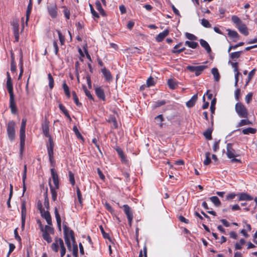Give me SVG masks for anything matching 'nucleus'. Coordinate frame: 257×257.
<instances>
[{
  "label": "nucleus",
  "mask_w": 257,
  "mask_h": 257,
  "mask_svg": "<svg viewBox=\"0 0 257 257\" xmlns=\"http://www.w3.org/2000/svg\"><path fill=\"white\" fill-rule=\"evenodd\" d=\"M64 229V236L65 242L67 245L68 249L71 250V242H74L75 238L73 231L67 226V222H64L63 223Z\"/></svg>",
  "instance_id": "obj_1"
},
{
  "label": "nucleus",
  "mask_w": 257,
  "mask_h": 257,
  "mask_svg": "<svg viewBox=\"0 0 257 257\" xmlns=\"http://www.w3.org/2000/svg\"><path fill=\"white\" fill-rule=\"evenodd\" d=\"M236 28L238 29V30L240 32V33H241L243 35H244L245 36H247L248 35L247 28L243 23L241 24L240 25L237 26Z\"/></svg>",
  "instance_id": "obj_20"
},
{
  "label": "nucleus",
  "mask_w": 257,
  "mask_h": 257,
  "mask_svg": "<svg viewBox=\"0 0 257 257\" xmlns=\"http://www.w3.org/2000/svg\"><path fill=\"white\" fill-rule=\"evenodd\" d=\"M89 7H90V11H91V13L92 16H94V17L98 18L99 15H98V13L95 11V10L93 8L91 4H89Z\"/></svg>",
  "instance_id": "obj_58"
},
{
  "label": "nucleus",
  "mask_w": 257,
  "mask_h": 257,
  "mask_svg": "<svg viewBox=\"0 0 257 257\" xmlns=\"http://www.w3.org/2000/svg\"><path fill=\"white\" fill-rule=\"evenodd\" d=\"M242 53V51H236L231 53L229 54L230 58L231 59H237L240 57Z\"/></svg>",
  "instance_id": "obj_37"
},
{
  "label": "nucleus",
  "mask_w": 257,
  "mask_h": 257,
  "mask_svg": "<svg viewBox=\"0 0 257 257\" xmlns=\"http://www.w3.org/2000/svg\"><path fill=\"white\" fill-rule=\"evenodd\" d=\"M54 144L52 138L49 139V145H47V151L48 156L53 155Z\"/></svg>",
  "instance_id": "obj_23"
},
{
  "label": "nucleus",
  "mask_w": 257,
  "mask_h": 257,
  "mask_svg": "<svg viewBox=\"0 0 257 257\" xmlns=\"http://www.w3.org/2000/svg\"><path fill=\"white\" fill-rule=\"evenodd\" d=\"M27 119L23 118L22 120L21 125L20 131V151L22 153L24 150L25 141V129L26 126Z\"/></svg>",
  "instance_id": "obj_4"
},
{
  "label": "nucleus",
  "mask_w": 257,
  "mask_h": 257,
  "mask_svg": "<svg viewBox=\"0 0 257 257\" xmlns=\"http://www.w3.org/2000/svg\"><path fill=\"white\" fill-rule=\"evenodd\" d=\"M73 131L74 132L76 136L78 138H81L82 139V135L80 134V133H79L77 127L76 126H74L73 127Z\"/></svg>",
  "instance_id": "obj_56"
},
{
  "label": "nucleus",
  "mask_w": 257,
  "mask_h": 257,
  "mask_svg": "<svg viewBox=\"0 0 257 257\" xmlns=\"http://www.w3.org/2000/svg\"><path fill=\"white\" fill-rule=\"evenodd\" d=\"M252 122L250 120H249L247 118L245 119H242L240 120V121L236 125V127H239L243 125H251Z\"/></svg>",
  "instance_id": "obj_25"
},
{
  "label": "nucleus",
  "mask_w": 257,
  "mask_h": 257,
  "mask_svg": "<svg viewBox=\"0 0 257 257\" xmlns=\"http://www.w3.org/2000/svg\"><path fill=\"white\" fill-rule=\"evenodd\" d=\"M57 8L56 5H52L48 7L49 14L52 18H55L57 16Z\"/></svg>",
  "instance_id": "obj_12"
},
{
  "label": "nucleus",
  "mask_w": 257,
  "mask_h": 257,
  "mask_svg": "<svg viewBox=\"0 0 257 257\" xmlns=\"http://www.w3.org/2000/svg\"><path fill=\"white\" fill-rule=\"evenodd\" d=\"M26 178H27V166H26V165H25L24 172H23V176H22L23 184H24V183H25Z\"/></svg>",
  "instance_id": "obj_59"
},
{
  "label": "nucleus",
  "mask_w": 257,
  "mask_h": 257,
  "mask_svg": "<svg viewBox=\"0 0 257 257\" xmlns=\"http://www.w3.org/2000/svg\"><path fill=\"white\" fill-rule=\"evenodd\" d=\"M83 88L85 95L88 97V98L93 100V97L91 94L90 92L87 89L86 87L85 86H83Z\"/></svg>",
  "instance_id": "obj_55"
},
{
  "label": "nucleus",
  "mask_w": 257,
  "mask_h": 257,
  "mask_svg": "<svg viewBox=\"0 0 257 257\" xmlns=\"http://www.w3.org/2000/svg\"><path fill=\"white\" fill-rule=\"evenodd\" d=\"M12 26L14 33H19V25L18 21H14L12 23Z\"/></svg>",
  "instance_id": "obj_40"
},
{
  "label": "nucleus",
  "mask_w": 257,
  "mask_h": 257,
  "mask_svg": "<svg viewBox=\"0 0 257 257\" xmlns=\"http://www.w3.org/2000/svg\"><path fill=\"white\" fill-rule=\"evenodd\" d=\"M54 213H55L58 227L59 228V230L60 231H61V220L60 216L58 213L57 208H55Z\"/></svg>",
  "instance_id": "obj_24"
},
{
  "label": "nucleus",
  "mask_w": 257,
  "mask_h": 257,
  "mask_svg": "<svg viewBox=\"0 0 257 257\" xmlns=\"http://www.w3.org/2000/svg\"><path fill=\"white\" fill-rule=\"evenodd\" d=\"M185 45L192 49H196L199 46L197 42L189 41H186L185 42Z\"/></svg>",
  "instance_id": "obj_30"
},
{
  "label": "nucleus",
  "mask_w": 257,
  "mask_h": 257,
  "mask_svg": "<svg viewBox=\"0 0 257 257\" xmlns=\"http://www.w3.org/2000/svg\"><path fill=\"white\" fill-rule=\"evenodd\" d=\"M73 243V248H72V252L73 254L75 257L77 256L78 254V247L77 244H76L75 241L72 242Z\"/></svg>",
  "instance_id": "obj_47"
},
{
  "label": "nucleus",
  "mask_w": 257,
  "mask_h": 257,
  "mask_svg": "<svg viewBox=\"0 0 257 257\" xmlns=\"http://www.w3.org/2000/svg\"><path fill=\"white\" fill-rule=\"evenodd\" d=\"M123 207L124 208V212L127 216L128 221V224L131 226L132 225V222L133 219V214L132 211L129 206L126 204L123 205Z\"/></svg>",
  "instance_id": "obj_7"
},
{
  "label": "nucleus",
  "mask_w": 257,
  "mask_h": 257,
  "mask_svg": "<svg viewBox=\"0 0 257 257\" xmlns=\"http://www.w3.org/2000/svg\"><path fill=\"white\" fill-rule=\"evenodd\" d=\"M211 73L214 76L215 81L218 82L220 79V75L218 69L216 68H213L211 69Z\"/></svg>",
  "instance_id": "obj_27"
},
{
  "label": "nucleus",
  "mask_w": 257,
  "mask_h": 257,
  "mask_svg": "<svg viewBox=\"0 0 257 257\" xmlns=\"http://www.w3.org/2000/svg\"><path fill=\"white\" fill-rule=\"evenodd\" d=\"M201 24L205 28H210L211 27V25L209 23V21L205 19L201 20Z\"/></svg>",
  "instance_id": "obj_49"
},
{
  "label": "nucleus",
  "mask_w": 257,
  "mask_h": 257,
  "mask_svg": "<svg viewBox=\"0 0 257 257\" xmlns=\"http://www.w3.org/2000/svg\"><path fill=\"white\" fill-rule=\"evenodd\" d=\"M96 8L99 12V13L102 15H105V12L103 8H102L101 3L99 1H97L95 2Z\"/></svg>",
  "instance_id": "obj_36"
},
{
  "label": "nucleus",
  "mask_w": 257,
  "mask_h": 257,
  "mask_svg": "<svg viewBox=\"0 0 257 257\" xmlns=\"http://www.w3.org/2000/svg\"><path fill=\"white\" fill-rule=\"evenodd\" d=\"M59 107L60 109L62 111V112L64 114V115L70 120V121L71 120V118L69 114V113L65 108V107L61 103L59 104Z\"/></svg>",
  "instance_id": "obj_28"
},
{
  "label": "nucleus",
  "mask_w": 257,
  "mask_h": 257,
  "mask_svg": "<svg viewBox=\"0 0 257 257\" xmlns=\"http://www.w3.org/2000/svg\"><path fill=\"white\" fill-rule=\"evenodd\" d=\"M76 193H77V196L78 201L80 203H82V196H81V193L80 190L78 187H77Z\"/></svg>",
  "instance_id": "obj_61"
},
{
  "label": "nucleus",
  "mask_w": 257,
  "mask_h": 257,
  "mask_svg": "<svg viewBox=\"0 0 257 257\" xmlns=\"http://www.w3.org/2000/svg\"><path fill=\"white\" fill-rule=\"evenodd\" d=\"M68 176L70 183L72 186H74L75 184V181L73 173L71 171H69L68 173Z\"/></svg>",
  "instance_id": "obj_42"
},
{
  "label": "nucleus",
  "mask_w": 257,
  "mask_h": 257,
  "mask_svg": "<svg viewBox=\"0 0 257 257\" xmlns=\"http://www.w3.org/2000/svg\"><path fill=\"white\" fill-rule=\"evenodd\" d=\"M51 225H45V227H43V229L41 230L42 233H47L50 234H54V228L51 226Z\"/></svg>",
  "instance_id": "obj_26"
},
{
  "label": "nucleus",
  "mask_w": 257,
  "mask_h": 257,
  "mask_svg": "<svg viewBox=\"0 0 257 257\" xmlns=\"http://www.w3.org/2000/svg\"><path fill=\"white\" fill-rule=\"evenodd\" d=\"M32 8V0H29V4H28L27 10V20H28L29 16L30 14L31 10Z\"/></svg>",
  "instance_id": "obj_48"
},
{
  "label": "nucleus",
  "mask_w": 257,
  "mask_h": 257,
  "mask_svg": "<svg viewBox=\"0 0 257 257\" xmlns=\"http://www.w3.org/2000/svg\"><path fill=\"white\" fill-rule=\"evenodd\" d=\"M227 31L228 32V36L231 39H236L239 37V35L237 33L236 31L234 30H231L230 29H227Z\"/></svg>",
  "instance_id": "obj_29"
},
{
  "label": "nucleus",
  "mask_w": 257,
  "mask_h": 257,
  "mask_svg": "<svg viewBox=\"0 0 257 257\" xmlns=\"http://www.w3.org/2000/svg\"><path fill=\"white\" fill-rule=\"evenodd\" d=\"M72 95H73V99H74V102L76 104V105L78 106H80L82 105V104L81 103H80L79 101V99H78V98L76 95V93L75 91H72Z\"/></svg>",
  "instance_id": "obj_43"
},
{
  "label": "nucleus",
  "mask_w": 257,
  "mask_h": 257,
  "mask_svg": "<svg viewBox=\"0 0 257 257\" xmlns=\"http://www.w3.org/2000/svg\"><path fill=\"white\" fill-rule=\"evenodd\" d=\"M155 119L158 122H161L164 120V118L162 114L158 115L155 117Z\"/></svg>",
  "instance_id": "obj_64"
},
{
  "label": "nucleus",
  "mask_w": 257,
  "mask_h": 257,
  "mask_svg": "<svg viewBox=\"0 0 257 257\" xmlns=\"http://www.w3.org/2000/svg\"><path fill=\"white\" fill-rule=\"evenodd\" d=\"M166 104V101L164 100H159L155 102V107H158Z\"/></svg>",
  "instance_id": "obj_62"
},
{
  "label": "nucleus",
  "mask_w": 257,
  "mask_h": 257,
  "mask_svg": "<svg viewBox=\"0 0 257 257\" xmlns=\"http://www.w3.org/2000/svg\"><path fill=\"white\" fill-rule=\"evenodd\" d=\"M210 153L206 152L205 153V157H206V158H205V160L204 161V162H203V163H204V164L205 165H208L211 162V159H210Z\"/></svg>",
  "instance_id": "obj_46"
},
{
  "label": "nucleus",
  "mask_w": 257,
  "mask_h": 257,
  "mask_svg": "<svg viewBox=\"0 0 257 257\" xmlns=\"http://www.w3.org/2000/svg\"><path fill=\"white\" fill-rule=\"evenodd\" d=\"M242 132L244 135L254 134L256 133V129L252 127H248L243 129Z\"/></svg>",
  "instance_id": "obj_33"
},
{
  "label": "nucleus",
  "mask_w": 257,
  "mask_h": 257,
  "mask_svg": "<svg viewBox=\"0 0 257 257\" xmlns=\"http://www.w3.org/2000/svg\"><path fill=\"white\" fill-rule=\"evenodd\" d=\"M10 108L12 113L15 114L17 113V108L15 100V95L10 96Z\"/></svg>",
  "instance_id": "obj_13"
},
{
  "label": "nucleus",
  "mask_w": 257,
  "mask_h": 257,
  "mask_svg": "<svg viewBox=\"0 0 257 257\" xmlns=\"http://www.w3.org/2000/svg\"><path fill=\"white\" fill-rule=\"evenodd\" d=\"M253 199L252 196L246 193H241L239 194V201H250Z\"/></svg>",
  "instance_id": "obj_18"
},
{
  "label": "nucleus",
  "mask_w": 257,
  "mask_h": 257,
  "mask_svg": "<svg viewBox=\"0 0 257 257\" xmlns=\"http://www.w3.org/2000/svg\"><path fill=\"white\" fill-rule=\"evenodd\" d=\"M95 93L97 97L102 100H105V96L104 90L100 87H96L95 89Z\"/></svg>",
  "instance_id": "obj_17"
},
{
  "label": "nucleus",
  "mask_w": 257,
  "mask_h": 257,
  "mask_svg": "<svg viewBox=\"0 0 257 257\" xmlns=\"http://www.w3.org/2000/svg\"><path fill=\"white\" fill-rule=\"evenodd\" d=\"M235 110L240 118H247L249 115L248 110L241 102H237L235 105Z\"/></svg>",
  "instance_id": "obj_3"
},
{
  "label": "nucleus",
  "mask_w": 257,
  "mask_h": 257,
  "mask_svg": "<svg viewBox=\"0 0 257 257\" xmlns=\"http://www.w3.org/2000/svg\"><path fill=\"white\" fill-rule=\"evenodd\" d=\"M48 79L49 80V88L52 89L54 87V79L50 73L48 74Z\"/></svg>",
  "instance_id": "obj_38"
},
{
  "label": "nucleus",
  "mask_w": 257,
  "mask_h": 257,
  "mask_svg": "<svg viewBox=\"0 0 257 257\" xmlns=\"http://www.w3.org/2000/svg\"><path fill=\"white\" fill-rule=\"evenodd\" d=\"M7 134L9 139L11 141H13L15 138V123L13 120L8 123Z\"/></svg>",
  "instance_id": "obj_5"
},
{
  "label": "nucleus",
  "mask_w": 257,
  "mask_h": 257,
  "mask_svg": "<svg viewBox=\"0 0 257 257\" xmlns=\"http://www.w3.org/2000/svg\"><path fill=\"white\" fill-rule=\"evenodd\" d=\"M209 200L214 204L216 207H218L221 204V202L219 198L215 196H212L209 198Z\"/></svg>",
  "instance_id": "obj_31"
},
{
  "label": "nucleus",
  "mask_w": 257,
  "mask_h": 257,
  "mask_svg": "<svg viewBox=\"0 0 257 257\" xmlns=\"http://www.w3.org/2000/svg\"><path fill=\"white\" fill-rule=\"evenodd\" d=\"M26 204L25 201H23L21 205V218H22V227L24 228L25 220L26 217Z\"/></svg>",
  "instance_id": "obj_8"
},
{
  "label": "nucleus",
  "mask_w": 257,
  "mask_h": 257,
  "mask_svg": "<svg viewBox=\"0 0 257 257\" xmlns=\"http://www.w3.org/2000/svg\"><path fill=\"white\" fill-rule=\"evenodd\" d=\"M50 233H47L46 232L42 233V236L44 240H45L48 243H50L52 241V238L50 235Z\"/></svg>",
  "instance_id": "obj_45"
},
{
  "label": "nucleus",
  "mask_w": 257,
  "mask_h": 257,
  "mask_svg": "<svg viewBox=\"0 0 257 257\" xmlns=\"http://www.w3.org/2000/svg\"><path fill=\"white\" fill-rule=\"evenodd\" d=\"M60 248V256L63 257L66 253V248L63 240L60 238H56L51 244V249L55 252H58Z\"/></svg>",
  "instance_id": "obj_2"
},
{
  "label": "nucleus",
  "mask_w": 257,
  "mask_h": 257,
  "mask_svg": "<svg viewBox=\"0 0 257 257\" xmlns=\"http://www.w3.org/2000/svg\"><path fill=\"white\" fill-rule=\"evenodd\" d=\"M53 47L55 50V54L56 55L58 54L59 48L57 45V41L54 40L53 43Z\"/></svg>",
  "instance_id": "obj_60"
},
{
  "label": "nucleus",
  "mask_w": 257,
  "mask_h": 257,
  "mask_svg": "<svg viewBox=\"0 0 257 257\" xmlns=\"http://www.w3.org/2000/svg\"><path fill=\"white\" fill-rule=\"evenodd\" d=\"M146 83H147V86L148 87L154 86L155 84V83H154L153 78H152V77H150L147 79Z\"/></svg>",
  "instance_id": "obj_51"
},
{
  "label": "nucleus",
  "mask_w": 257,
  "mask_h": 257,
  "mask_svg": "<svg viewBox=\"0 0 257 257\" xmlns=\"http://www.w3.org/2000/svg\"><path fill=\"white\" fill-rule=\"evenodd\" d=\"M212 132V130L208 129L206 131H205L203 133L204 137H205V138L207 140H210L212 139V136H211Z\"/></svg>",
  "instance_id": "obj_41"
},
{
  "label": "nucleus",
  "mask_w": 257,
  "mask_h": 257,
  "mask_svg": "<svg viewBox=\"0 0 257 257\" xmlns=\"http://www.w3.org/2000/svg\"><path fill=\"white\" fill-rule=\"evenodd\" d=\"M201 46L205 49L207 53H210L211 52V49L207 41L203 39H200L199 40Z\"/></svg>",
  "instance_id": "obj_21"
},
{
  "label": "nucleus",
  "mask_w": 257,
  "mask_h": 257,
  "mask_svg": "<svg viewBox=\"0 0 257 257\" xmlns=\"http://www.w3.org/2000/svg\"><path fill=\"white\" fill-rule=\"evenodd\" d=\"M64 14L65 16V17L66 19L68 20L70 18V11L67 9L66 8L64 7V10L63 11Z\"/></svg>",
  "instance_id": "obj_57"
},
{
  "label": "nucleus",
  "mask_w": 257,
  "mask_h": 257,
  "mask_svg": "<svg viewBox=\"0 0 257 257\" xmlns=\"http://www.w3.org/2000/svg\"><path fill=\"white\" fill-rule=\"evenodd\" d=\"M169 34V31L168 29L165 30L163 32L160 33L156 37V40L158 42H162L164 39Z\"/></svg>",
  "instance_id": "obj_15"
},
{
  "label": "nucleus",
  "mask_w": 257,
  "mask_h": 257,
  "mask_svg": "<svg viewBox=\"0 0 257 257\" xmlns=\"http://www.w3.org/2000/svg\"><path fill=\"white\" fill-rule=\"evenodd\" d=\"M6 85L10 96H14L13 83L10 77L7 79Z\"/></svg>",
  "instance_id": "obj_16"
},
{
  "label": "nucleus",
  "mask_w": 257,
  "mask_h": 257,
  "mask_svg": "<svg viewBox=\"0 0 257 257\" xmlns=\"http://www.w3.org/2000/svg\"><path fill=\"white\" fill-rule=\"evenodd\" d=\"M56 31L57 32V33H58L59 39V41H60V42L61 43V45H63L64 44V42H65V37H64V36L62 35V34L61 33L60 31L57 30Z\"/></svg>",
  "instance_id": "obj_50"
},
{
  "label": "nucleus",
  "mask_w": 257,
  "mask_h": 257,
  "mask_svg": "<svg viewBox=\"0 0 257 257\" xmlns=\"http://www.w3.org/2000/svg\"><path fill=\"white\" fill-rule=\"evenodd\" d=\"M119 157L120 158L121 161L122 163L125 164L127 165H128V161L126 159V158L124 154L122 155V156H119Z\"/></svg>",
  "instance_id": "obj_63"
},
{
  "label": "nucleus",
  "mask_w": 257,
  "mask_h": 257,
  "mask_svg": "<svg viewBox=\"0 0 257 257\" xmlns=\"http://www.w3.org/2000/svg\"><path fill=\"white\" fill-rule=\"evenodd\" d=\"M198 98L197 94H194L192 96V97L190 99H189L187 102H186V106L190 108L192 106H193Z\"/></svg>",
  "instance_id": "obj_22"
},
{
  "label": "nucleus",
  "mask_w": 257,
  "mask_h": 257,
  "mask_svg": "<svg viewBox=\"0 0 257 257\" xmlns=\"http://www.w3.org/2000/svg\"><path fill=\"white\" fill-rule=\"evenodd\" d=\"M108 122L112 123L114 128L117 127V123L115 116H110L109 118Z\"/></svg>",
  "instance_id": "obj_44"
},
{
  "label": "nucleus",
  "mask_w": 257,
  "mask_h": 257,
  "mask_svg": "<svg viewBox=\"0 0 257 257\" xmlns=\"http://www.w3.org/2000/svg\"><path fill=\"white\" fill-rule=\"evenodd\" d=\"M252 93L251 92L248 93L245 97V102L248 104L252 100Z\"/></svg>",
  "instance_id": "obj_53"
},
{
  "label": "nucleus",
  "mask_w": 257,
  "mask_h": 257,
  "mask_svg": "<svg viewBox=\"0 0 257 257\" xmlns=\"http://www.w3.org/2000/svg\"><path fill=\"white\" fill-rule=\"evenodd\" d=\"M231 21L236 25V27L243 23L241 20L235 15L232 16Z\"/></svg>",
  "instance_id": "obj_32"
},
{
  "label": "nucleus",
  "mask_w": 257,
  "mask_h": 257,
  "mask_svg": "<svg viewBox=\"0 0 257 257\" xmlns=\"http://www.w3.org/2000/svg\"><path fill=\"white\" fill-rule=\"evenodd\" d=\"M219 142L220 140L216 141L213 146V150L214 152H216L219 148Z\"/></svg>",
  "instance_id": "obj_54"
},
{
  "label": "nucleus",
  "mask_w": 257,
  "mask_h": 257,
  "mask_svg": "<svg viewBox=\"0 0 257 257\" xmlns=\"http://www.w3.org/2000/svg\"><path fill=\"white\" fill-rule=\"evenodd\" d=\"M51 193L52 195V199L53 201H55L57 199V193L56 191V188L53 187L51 183L49 182Z\"/></svg>",
  "instance_id": "obj_34"
},
{
  "label": "nucleus",
  "mask_w": 257,
  "mask_h": 257,
  "mask_svg": "<svg viewBox=\"0 0 257 257\" xmlns=\"http://www.w3.org/2000/svg\"><path fill=\"white\" fill-rule=\"evenodd\" d=\"M40 213L41 216L45 219L48 225H52L51 216L48 210H42Z\"/></svg>",
  "instance_id": "obj_11"
},
{
  "label": "nucleus",
  "mask_w": 257,
  "mask_h": 257,
  "mask_svg": "<svg viewBox=\"0 0 257 257\" xmlns=\"http://www.w3.org/2000/svg\"><path fill=\"white\" fill-rule=\"evenodd\" d=\"M51 173L53 180V183L54 184L56 189L59 188V178L57 173L55 171L54 169H51Z\"/></svg>",
  "instance_id": "obj_14"
},
{
  "label": "nucleus",
  "mask_w": 257,
  "mask_h": 257,
  "mask_svg": "<svg viewBox=\"0 0 257 257\" xmlns=\"http://www.w3.org/2000/svg\"><path fill=\"white\" fill-rule=\"evenodd\" d=\"M168 85L170 88L171 89H174L177 87V83L174 79H170L168 81Z\"/></svg>",
  "instance_id": "obj_35"
},
{
  "label": "nucleus",
  "mask_w": 257,
  "mask_h": 257,
  "mask_svg": "<svg viewBox=\"0 0 257 257\" xmlns=\"http://www.w3.org/2000/svg\"><path fill=\"white\" fill-rule=\"evenodd\" d=\"M232 145L228 143L226 146V155L229 159L236 157L235 151L232 148Z\"/></svg>",
  "instance_id": "obj_9"
},
{
  "label": "nucleus",
  "mask_w": 257,
  "mask_h": 257,
  "mask_svg": "<svg viewBox=\"0 0 257 257\" xmlns=\"http://www.w3.org/2000/svg\"><path fill=\"white\" fill-rule=\"evenodd\" d=\"M255 72V69H252L251 71L249 72V73H248V77H247L248 79L245 83V86H247L248 85V84L249 83V82H250V81L251 80V79L254 76Z\"/></svg>",
  "instance_id": "obj_39"
},
{
  "label": "nucleus",
  "mask_w": 257,
  "mask_h": 257,
  "mask_svg": "<svg viewBox=\"0 0 257 257\" xmlns=\"http://www.w3.org/2000/svg\"><path fill=\"white\" fill-rule=\"evenodd\" d=\"M101 72L102 73L105 80L107 81L111 80L112 77L109 70L103 68L101 69Z\"/></svg>",
  "instance_id": "obj_19"
},
{
  "label": "nucleus",
  "mask_w": 257,
  "mask_h": 257,
  "mask_svg": "<svg viewBox=\"0 0 257 257\" xmlns=\"http://www.w3.org/2000/svg\"><path fill=\"white\" fill-rule=\"evenodd\" d=\"M207 68L205 65L191 66L188 65L186 69L192 72H195V75L198 76Z\"/></svg>",
  "instance_id": "obj_6"
},
{
  "label": "nucleus",
  "mask_w": 257,
  "mask_h": 257,
  "mask_svg": "<svg viewBox=\"0 0 257 257\" xmlns=\"http://www.w3.org/2000/svg\"><path fill=\"white\" fill-rule=\"evenodd\" d=\"M49 121L46 120L44 122H43L42 124V131L46 137H47L50 139V138H51L49 134Z\"/></svg>",
  "instance_id": "obj_10"
},
{
  "label": "nucleus",
  "mask_w": 257,
  "mask_h": 257,
  "mask_svg": "<svg viewBox=\"0 0 257 257\" xmlns=\"http://www.w3.org/2000/svg\"><path fill=\"white\" fill-rule=\"evenodd\" d=\"M186 37L188 39L191 41L196 40L197 39V37L194 35L188 33H186Z\"/></svg>",
  "instance_id": "obj_52"
}]
</instances>
